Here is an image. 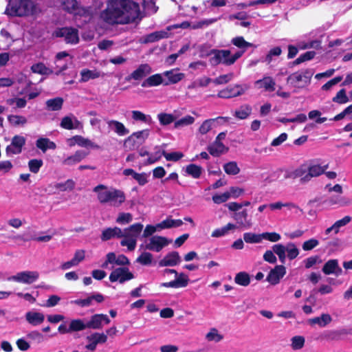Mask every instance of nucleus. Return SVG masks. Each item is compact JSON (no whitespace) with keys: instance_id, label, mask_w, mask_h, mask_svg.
I'll use <instances>...</instances> for the list:
<instances>
[{"instance_id":"nucleus-1","label":"nucleus","mask_w":352,"mask_h":352,"mask_svg":"<svg viewBox=\"0 0 352 352\" xmlns=\"http://www.w3.org/2000/svg\"><path fill=\"white\" fill-rule=\"evenodd\" d=\"M139 14V5L131 0H111L100 17L110 25L127 24L133 22Z\"/></svg>"},{"instance_id":"nucleus-2","label":"nucleus","mask_w":352,"mask_h":352,"mask_svg":"<svg viewBox=\"0 0 352 352\" xmlns=\"http://www.w3.org/2000/svg\"><path fill=\"white\" fill-rule=\"evenodd\" d=\"M93 192L97 195L98 201L102 205L119 208L126 201V195L122 190L103 184L95 186Z\"/></svg>"},{"instance_id":"nucleus-3","label":"nucleus","mask_w":352,"mask_h":352,"mask_svg":"<svg viewBox=\"0 0 352 352\" xmlns=\"http://www.w3.org/2000/svg\"><path fill=\"white\" fill-rule=\"evenodd\" d=\"M6 13L10 16H34L41 12L37 3L32 0H10Z\"/></svg>"},{"instance_id":"nucleus-4","label":"nucleus","mask_w":352,"mask_h":352,"mask_svg":"<svg viewBox=\"0 0 352 352\" xmlns=\"http://www.w3.org/2000/svg\"><path fill=\"white\" fill-rule=\"evenodd\" d=\"M209 55L212 56L210 62L213 65L222 64L230 66L241 57V52L232 54L229 50H212Z\"/></svg>"},{"instance_id":"nucleus-5","label":"nucleus","mask_w":352,"mask_h":352,"mask_svg":"<svg viewBox=\"0 0 352 352\" xmlns=\"http://www.w3.org/2000/svg\"><path fill=\"white\" fill-rule=\"evenodd\" d=\"M143 228V225L137 223L131 225L130 227L125 228L123 232L122 239L120 241L122 246L127 247L129 251L135 250L137 244V239Z\"/></svg>"},{"instance_id":"nucleus-6","label":"nucleus","mask_w":352,"mask_h":352,"mask_svg":"<svg viewBox=\"0 0 352 352\" xmlns=\"http://www.w3.org/2000/svg\"><path fill=\"white\" fill-rule=\"evenodd\" d=\"M314 74V71L312 69H302L289 76L287 82L295 87L303 88L310 83Z\"/></svg>"},{"instance_id":"nucleus-7","label":"nucleus","mask_w":352,"mask_h":352,"mask_svg":"<svg viewBox=\"0 0 352 352\" xmlns=\"http://www.w3.org/2000/svg\"><path fill=\"white\" fill-rule=\"evenodd\" d=\"M150 134L149 129H143L133 133L124 140V146L132 150L144 143Z\"/></svg>"},{"instance_id":"nucleus-8","label":"nucleus","mask_w":352,"mask_h":352,"mask_svg":"<svg viewBox=\"0 0 352 352\" xmlns=\"http://www.w3.org/2000/svg\"><path fill=\"white\" fill-rule=\"evenodd\" d=\"M171 242V239H168L165 236H152L145 241L144 249L159 252Z\"/></svg>"},{"instance_id":"nucleus-9","label":"nucleus","mask_w":352,"mask_h":352,"mask_svg":"<svg viewBox=\"0 0 352 352\" xmlns=\"http://www.w3.org/2000/svg\"><path fill=\"white\" fill-rule=\"evenodd\" d=\"M39 274L36 271H23L8 278V280L30 285L38 279Z\"/></svg>"},{"instance_id":"nucleus-10","label":"nucleus","mask_w":352,"mask_h":352,"mask_svg":"<svg viewBox=\"0 0 352 352\" xmlns=\"http://www.w3.org/2000/svg\"><path fill=\"white\" fill-rule=\"evenodd\" d=\"M134 278V275L126 267H120L114 269L109 275V280L112 283L118 281L124 283Z\"/></svg>"},{"instance_id":"nucleus-11","label":"nucleus","mask_w":352,"mask_h":352,"mask_svg":"<svg viewBox=\"0 0 352 352\" xmlns=\"http://www.w3.org/2000/svg\"><path fill=\"white\" fill-rule=\"evenodd\" d=\"M54 35L56 37H63L67 43L76 44L79 41L78 30L75 28H59L54 32Z\"/></svg>"},{"instance_id":"nucleus-12","label":"nucleus","mask_w":352,"mask_h":352,"mask_svg":"<svg viewBox=\"0 0 352 352\" xmlns=\"http://www.w3.org/2000/svg\"><path fill=\"white\" fill-rule=\"evenodd\" d=\"M87 344L85 348L91 351L96 349L99 344H104L107 340V336L104 333L94 332L86 337Z\"/></svg>"},{"instance_id":"nucleus-13","label":"nucleus","mask_w":352,"mask_h":352,"mask_svg":"<svg viewBox=\"0 0 352 352\" xmlns=\"http://www.w3.org/2000/svg\"><path fill=\"white\" fill-rule=\"evenodd\" d=\"M152 72V69L151 66L147 64H141L138 66V67L135 69L131 74L127 76L125 78L126 81H131L132 80H141L144 77L148 76Z\"/></svg>"},{"instance_id":"nucleus-14","label":"nucleus","mask_w":352,"mask_h":352,"mask_svg":"<svg viewBox=\"0 0 352 352\" xmlns=\"http://www.w3.org/2000/svg\"><path fill=\"white\" fill-rule=\"evenodd\" d=\"M25 144V138L21 135H14L11 144L7 146L6 151L8 155L19 154L22 151V148Z\"/></svg>"},{"instance_id":"nucleus-15","label":"nucleus","mask_w":352,"mask_h":352,"mask_svg":"<svg viewBox=\"0 0 352 352\" xmlns=\"http://www.w3.org/2000/svg\"><path fill=\"white\" fill-rule=\"evenodd\" d=\"M104 300V296L100 293L93 294L85 299H77L71 301L72 304L78 305L81 307H89L93 305L94 301L100 303Z\"/></svg>"},{"instance_id":"nucleus-16","label":"nucleus","mask_w":352,"mask_h":352,"mask_svg":"<svg viewBox=\"0 0 352 352\" xmlns=\"http://www.w3.org/2000/svg\"><path fill=\"white\" fill-rule=\"evenodd\" d=\"M285 274L286 269L285 266L282 265H276L270 272L266 280L270 283L274 285L280 282V280L285 276Z\"/></svg>"},{"instance_id":"nucleus-17","label":"nucleus","mask_w":352,"mask_h":352,"mask_svg":"<svg viewBox=\"0 0 352 352\" xmlns=\"http://www.w3.org/2000/svg\"><path fill=\"white\" fill-rule=\"evenodd\" d=\"M327 168V165L321 166L318 164L311 163L307 166V173L304 177L305 181H310L312 177H318L324 173Z\"/></svg>"},{"instance_id":"nucleus-18","label":"nucleus","mask_w":352,"mask_h":352,"mask_svg":"<svg viewBox=\"0 0 352 352\" xmlns=\"http://www.w3.org/2000/svg\"><path fill=\"white\" fill-rule=\"evenodd\" d=\"M322 271L326 275L335 274L336 276H340L342 273V270L340 267L338 261L337 259H330L324 263Z\"/></svg>"},{"instance_id":"nucleus-19","label":"nucleus","mask_w":352,"mask_h":352,"mask_svg":"<svg viewBox=\"0 0 352 352\" xmlns=\"http://www.w3.org/2000/svg\"><path fill=\"white\" fill-rule=\"evenodd\" d=\"M181 262V257L177 252L173 251L167 254L162 260L159 262L160 267L166 266H175L179 264Z\"/></svg>"},{"instance_id":"nucleus-20","label":"nucleus","mask_w":352,"mask_h":352,"mask_svg":"<svg viewBox=\"0 0 352 352\" xmlns=\"http://www.w3.org/2000/svg\"><path fill=\"white\" fill-rule=\"evenodd\" d=\"M275 80L270 76H265L262 79L254 82V86L257 89H263L266 91L275 90Z\"/></svg>"},{"instance_id":"nucleus-21","label":"nucleus","mask_w":352,"mask_h":352,"mask_svg":"<svg viewBox=\"0 0 352 352\" xmlns=\"http://www.w3.org/2000/svg\"><path fill=\"white\" fill-rule=\"evenodd\" d=\"M87 155L88 153L79 150L76 151L74 154L64 159L62 163L63 165L72 166L80 162Z\"/></svg>"},{"instance_id":"nucleus-22","label":"nucleus","mask_w":352,"mask_h":352,"mask_svg":"<svg viewBox=\"0 0 352 352\" xmlns=\"http://www.w3.org/2000/svg\"><path fill=\"white\" fill-rule=\"evenodd\" d=\"M244 93V90L240 85H235L233 87H228L220 91L217 96L222 98H230L239 96Z\"/></svg>"},{"instance_id":"nucleus-23","label":"nucleus","mask_w":352,"mask_h":352,"mask_svg":"<svg viewBox=\"0 0 352 352\" xmlns=\"http://www.w3.org/2000/svg\"><path fill=\"white\" fill-rule=\"evenodd\" d=\"M107 124L110 129L113 131L119 136H124L129 133V130L123 123L114 120H107Z\"/></svg>"},{"instance_id":"nucleus-24","label":"nucleus","mask_w":352,"mask_h":352,"mask_svg":"<svg viewBox=\"0 0 352 352\" xmlns=\"http://www.w3.org/2000/svg\"><path fill=\"white\" fill-rule=\"evenodd\" d=\"M232 218L236 221L239 227L250 228L252 226L251 220L248 219V212L246 210L235 212Z\"/></svg>"},{"instance_id":"nucleus-25","label":"nucleus","mask_w":352,"mask_h":352,"mask_svg":"<svg viewBox=\"0 0 352 352\" xmlns=\"http://www.w3.org/2000/svg\"><path fill=\"white\" fill-rule=\"evenodd\" d=\"M80 125V122L73 115L63 117L60 124L63 129L67 130L78 129Z\"/></svg>"},{"instance_id":"nucleus-26","label":"nucleus","mask_w":352,"mask_h":352,"mask_svg":"<svg viewBox=\"0 0 352 352\" xmlns=\"http://www.w3.org/2000/svg\"><path fill=\"white\" fill-rule=\"evenodd\" d=\"M80 82H85L89 80H94L104 76V74L97 69H83L80 72Z\"/></svg>"},{"instance_id":"nucleus-27","label":"nucleus","mask_w":352,"mask_h":352,"mask_svg":"<svg viewBox=\"0 0 352 352\" xmlns=\"http://www.w3.org/2000/svg\"><path fill=\"white\" fill-rule=\"evenodd\" d=\"M351 221V217L350 216L344 217L342 219L336 221L331 227L327 228L324 231L325 234L329 235L331 232L334 234H337L340 232V229L347 225Z\"/></svg>"},{"instance_id":"nucleus-28","label":"nucleus","mask_w":352,"mask_h":352,"mask_svg":"<svg viewBox=\"0 0 352 352\" xmlns=\"http://www.w3.org/2000/svg\"><path fill=\"white\" fill-rule=\"evenodd\" d=\"M123 232L124 230L118 227L107 228L102 231L101 239L106 241L113 238H122Z\"/></svg>"},{"instance_id":"nucleus-29","label":"nucleus","mask_w":352,"mask_h":352,"mask_svg":"<svg viewBox=\"0 0 352 352\" xmlns=\"http://www.w3.org/2000/svg\"><path fill=\"white\" fill-rule=\"evenodd\" d=\"M231 43L239 49V50H238L236 52H241V56L243 55L248 48L256 47L254 44L246 41L243 36H236L233 38L231 40Z\"/></svg>"},{"instance_id":"nucleus-30","label":"nucleus","mask_w":352,"mask_h":352,"mask_svg":"<svg viewBox=\"0 0 352 352\" xmlns=\"http://www.w3.org/2000/svg\"><path fill=\"white\" fill-rule=\"evenodd\" d=\"M25 319L30 324L37 326L43 322L45 316L41 312L28 311L25 314Z\"/></svg>"},{"instance_id":"nucleus-31","label":"nucleus","mask_w":352,"mask_h":352,"mask_svg":"<svg viewBox=\"0 0 352 352\" xmlns=\"http://www.w3.org/2000/svg\"><path fill=\"white\" fill-rule=\"evenodd\" d=\"M163 75L168 79V82H164V85L177 83L184 78V74L179 72L178 69L166 71L163 73Z\"/></svg>"},{"instance_id":"nucleus-32","label":"nucleus","mask_w":352,"mask_h":352,"mask_svg":"<svg viewBox=\"0 0 352 352\" xmlns=\"http://www.w3.org/2000/svg\"><path fill=\"white\" fill-rule=\"evenodd\" d=\"M227 148L221 142L214 141L208 147V151L210 155L217 157L228 151Z\"/></svg>"},{"instance_id":"nucleus-33","label":"nucleus","mask_w":352,"mask_h":352,"mask_svg":"<svg viewBox=\"0 0 352 352\" xmlns=\"http://www.w3.org/2000/svg\"><path fill=\"white\" fill-rule=\"evenodd\" d=\"M163 74H156L147 78L142 83V87L158 86L164 82Z\"/></svg>"},{"instance_id":"nucleus-34","label":"nucleus","mask_w":352,"mask_h":352,"mask_svg":"<svg viewBox=\"0 0 352 352\" xmlns=\"http://www.w3.org/2000/svg\"><path fill=\"white\" fill-rule=\"evenodd\" d=\"M36 146L43 153H45L48 149L54 150L56 148V144L47 138H39L36 142Z\"/></svg>"},{"instance_id":"nucleus-35","label":"nucleus","mask_w":352,"mask_h":352,"mask_svg":"<svg viewBox=\"0 0 352 352\" xmlns=\"http://www.w3.org/2000/svg\"><path fill=\"white\" fill-rule=\"evenodd\" d=\"M238 227L236 225L228 223L223 227L217 228L214 230L211 234L212 237L219 238L226 236L229 234L230 231L236 229Z\"/></svg>"},{"instance_id":"nucleus-36","label":"nucleus","mask_w":352,"mask_h":352,"mask_svg":"<svg viewBox=\"0 0 352 352\" xmlns=\"http://www.w3.org/2000/svg\"><path fill=\"white\" fill-rule=\"evenodd\" d=\"M183 224L181 219H173L170 217L166 219L162 222L157 224V228H159L160 231L164 229L179 227Z\"/></svg>"},{"instance_id":"nucleus-37","label":"nucleus","mask_w":352,"mask_h":352,"mask_svg":"<svg viewBox=\"0 0 352 352\" xmlns=\"http://www.w3.org/2000/svg\"><path fill=\"white\" fill-rule=\"evenodd\" d=\"M332 321V318L329 314H322L320 317H315L309 320V323L311 325L318 324L324 327Z\"/></svg>"},{"instance_id":"nucleus-38","label":"nucleus","mask_w":352,"mask_h":352,"mask_svg":"<svg viewBox=\"0 0 352 352\" xmlns=\"http://www.w3.org/2000/svg\"><path fill=\"white\" fill-rule=\"evenodd\" d=\"M71 141L74 140L75 144H77L80 146L86 148H99V146L96 144L94 142L87 138H85L80 135H76L73 137Z\"/></svg>"},{"instance_id":"nucleus-39","label":"nucleus","mask_w":352,"mask_h":352,"mask_svg":"<svg viewBox=\"0 0 352 352\" xmlns=\"http://www.w3.org/2000/svg\"><path fill=\"white\" fill-rule=\"evenodd\" d=\"M131 117L134 121H140L148 124H151L153 122V119L150 115H146L140 111H132Z\"/></svg>"},{"instance_id":"nucleus-40","label":"nucleus","mask_w":352,"mask_h":352,"mask_svg":"<svg viewBox=\"0 0 352 352\" xmlns=\"http://www.w3.org/2000/svg\"><path fill=\"white\" fill-rule=\"evenodd\" d=\"M212 82L210 78L203 76L199 78L188 85V89H194L197 87H206Z\"/></svg>"},{"instance_id":"nucleus-41","label":"nucleus","mask_w":352,"mask_h":352,"mask_svg":"<svg viewBox=\"0 0 352 352\" xmlns=\"http://www.w3.org/2000/svg\"><path fill=\"white\" fill-rule=\"evenodd\" d=\"M87 327L93 329H100L102 327V314L93 315L89 322H87Z\"/></svg>"},{"instance_id":"nucleus-42","label":"nucleus","mask_w":352,"mask_h":352,"mask_svg":"<svg viewBox=\"0 0 352 352\" xmlns=\"http://www.w3.org/2000/svg\"><path fill=\"white\" fill-rule=\"evenodd\" d=\"M63 104V99L60 97L50 99L46 101L47 109L49 111H58L62 109Z\"/></svg>"},{"instance_id":"nucleus-43","label":"nucleus","mask_w":352,"mask_h":352,"mask_svg":"<svg viewBox=\"0 0 352 352\" xmlns=\"http://www.w3.org/2000/svg\"><path fill=\"white\" fill-rule=\"evenodd\" d=\"M252 113V107L250 105L245 104L236 109L234 116L239 119L243 120L247 118Z\"/></svg>"},{"instance_id":"nucleus-44","label":"nucleus","mask_w":352,"mask_h":352,"mask_svg":"<svg viewBox=\"0 0 352 352\" xmlns=\"http://www.w3.org/2000/svg\"><path fill=\"white\" fill-rule=\"evenodd\" d=\"M205 338L208 342H219L223 339V336L219 333L216 328H211L206 334Z\"/></svg>"},{"instance_id":"nucleus-45","label":"nucleus","mask_w":352,"mask_h":352,"mask_svg":"<svg viewBox=\"0 0 352 352\" xmlns=\"http://www.w3.org/2000/svg\"><path fill=\"white\" fill-rule=\"evenodd\" d=\"M226 118L223 117H219L216 119H208L206 120L203 122V123L201 124L200 127L199 128V132L202 134H206L208 131H210L213 124L216 122L217 119H225Z\"/></svg>"},{"instance_id":"nucleus-46","label":"nucleus","mask_w":352,"mask_h":352,"mask_svg":"<svg viewBox=\"0 0 352 352\" xmlns=\"http://www.w3.org/2000/svg\"><path fill=\"white\" fill-rule=\"evenodd\" d=\"M234 282L239 285L246 287L250 283V275L245 272H239L234 277Z\"/></svg>"},{"instance_id":"nucleus-47","label":"nucleus","mask_w":352,"mask_h":352,"mask_svg":"<svg viewBox=\"0 0 352 352\" xmlns=\"http://www.w3.org/2000/svg\"><path fill=\"white\" fill-rule=\"evenodd\" d=\"M87 324L82 319H73L69 322L70 330L72 332L80 331L87 329Z\"/></svg>"},{"instance_id":"nucleus-48","label":"nucleus","mask_w":352,"mask_h":352,"mask_svg":"<svg viewBox=\"0 0 352 352\" xmlns=\"http://www.w3.org/2000/svg\"><path fill=\"white\" fill-rule=\"evenodd\" d=\"M195 118L191 116H186L174 122L175 129H182L184 126L192 124L195 122Z\"/></svg>"},{"instance_id":"nucleus-49","label":"nucleus","mask_w":352,"mask_h":352,"mask_svg":"<svg viewBox=\"0 0 352 352\" xmlns=\"http://www.w3.org/2000/svg\"><path fill=\"white\" fill-rule=\"evenodd\" d=\"M186 172L188 175L192 176L195 179L200 177L202 173V168L194 164H189L186 168Z\"/></svg>"},{"instance_id":"nucleus-50","label":"nucleus","mask_w":352,"mask_h":352,"mask_svg":"<svg viewBox=\"0 0 352 352\" xmlns=\"http://www.w3.org/2000/svg\"><path fill=\"white\" fill-rule=\"evenodd\" d=\"M34 73L39 74L41 75H50L53 73L52 69L47 67L43 63H39L34 64L31 67Z\"/></svg>"},{"instance_id":"nucleus-51","label":"nucleus","mask_w":352,"mask_h":352,"mask_svg":"<svg viewBox=\"0 0 352 352\" xmlns=\"http://www.w3.org/2000/svg\"><path fill=\"white\" fill-rule=\"evenodd\" d=\"M223 170L228 175H236L240 172V168L236 162H230L223 165Z\"/></svg>"},{"instance_id":"nucleus-52","label":"nucleus","mask_w":352,"mask_h":352,"mask_svg":"<svg viewBox=\"0 0 352 352\" xmlns=\"http://www.w3.org/2000/svg\"><path fill=\"white\" fill-rule=\"evenodd\" d=\"M157 118L161 125L166 126L173 122L175 117L170 113H160L157 114Z\"/></svg>"},{"instance_id":"nucleus-53","label":"nucleus","mask_w":352,"mask_h":352,"mask_svg":"<svg viewBox=\"0 0 352 352\" xmlns=\"http://www.w3.org/2000/svg\"><path fill=\"white\" fill-rule=\"evenodd\" d=\"M243 239L248 243H258L262 241L261 234L245 232L243 234Z\"/></svg>"},{"instance_id":"nucleus-54","label":"nucleus","mask_w":352,"mask_h":352,"mask_svg":"<svg viewBox=\"0 0 352 352\" xmlns=\"http://www.w3.org/2000/svg\"><path fill=\"white\" fill-rule=\"evenodd\" d=\"M9 122L15 126H23L27 123V119L23 116L10 115L8 117Z\"/></svg>"},{"instance_id":"nucleus-55","label":"nucleus","mask_w":352,"mask_h":352,"mask_svg":"<svg viewBox=\"0 0 352 352\" xmlns=\"http://www.w3.org/2000/svg\"><path fill=\"white\" fill-rule=\"evenodd\" d=\"M153 261V255L148 252H142L136 259V262L143 265H148L151 264Z\"/></svg>"},{"instance_id":"nucleus-56","label":"nucleus","mask_w":352,"mask_h":352,"mask_svg":"<svg viewBox=\"0 0 352 352\" xmlns=\"http://www.w3.org/2000/svg\"><path fill=\"white\" fill-rule=\"evenodd\" d=\"M286 252L287 253V257L290 260L296 258L299 254V250L293 243H288L287 244Z\"/></svg>"},{"instance_id":"nucleus-57","label":"nucleus","mask_w":352,"mask_h":352,"mask_svg":"<svg viewBox=\"0 0 352 352\" xmlns=\"http://www.w3.org/2000/svg\"><path fill=\"white\" fill-rule=\"evenodd\" d=\"M75 182L72 179H67L64 183H57L55 184V188L62 191L72 190L75 187Z\"/></svg>"},{"instance_id":"nucleus-58","label":"nucleus","mask_w":352,"mask_h":352,"mask_svg":"<svg viewBox=\"0 0 352 352\" xmlns=\"http://www.w3.org/2000/svg\"><path fill=\"white\" fill-rule=\"evenodd\" d=\"M233 73L223 74L214 78V80L212 79V82L217 85H223L230 82L233 78Z\"/></svg>"},{"instance_id":"nucleus-59","label":"nucleus","mask_w":352,"mask_h":352,"mask_svg":"<svg viewBox=\"0 0 352 352\" xmlns=\"http://www.w3.org/2000/svg\"><path fill=\"white\" fill-rule=\"evenodd\" d=\"M316 55V52L314 51H309L302 54H301L298 58H297L294 62V65H299L305 61L311 60Z\"/></svg>"},{"instance_id":"nucleus-60","label":"nucleus","mask_w":352,"mask_h":352,"mask_svg":"<svg viewBox=\"0 0 352 352\" xmlns=\"http://www.w3.org/2000/svg\"><path fill=\"white\" fill-rule=\"evenodd\" d=\"M176 278L175 279L177 288L179 287H185L188 285L189 282V278L187 275L184 273L177 274V276H175Z\"/></svg>"},{"instance_id":"nucleus-61","label":"nucleus","mask_w":352,"mask_h":352,"mask_svg":"<svg viewBox=\"0 0 352 352\" xmlns=\"http://www.w3.org/2000/svg\"><path fill=\"white\" fill-rule=\"evenodd\" d=\"M166 33L164 32H155L146 36L144 42L145 43H153L155 42L164 37Z\"/></svg>"},{"instance_id":"nucleus-62","label":"nucleus","mask_w":352,"mask_h":352,"mask_svg":"<svg viewBox=\"0 0 352 352\" xmlns=\"http://www.w3.org/2000/svg\"><path fill=\"white\" fill-rule=\"evenodd\" d=\"M63 8L69 12H73L77 8L76 0H61Z\"/></svg>"},{"instance_id":"nucleus-63","label":"nucleus","mask_w":352,"mask_h":352,"mask_svg":"<svg viewBox=\"0 0 352 352\" xmlns=\"http://www.w3.org/2000/svg\"><path fill=\"white\" fill-rule=\"evenodd\" d=\"M43 164V162L41 160L33 159L30 160L28 162L30 170L33 173H37Z\"/></svg>"},{"instance_id":"nucleus-64","label":"nucleus","mask_w":352,"mask_h":352,"mask_svg":"<svg viewBox=\"0 0 352 352\" xmlns=\"http://www.w3.org/2000/svg\"><path fill=\"white\" fill-rule=\"evenodd\" d=\"M333 101L338 104H344L349 101V98L346 95L345 89L340 90L336 96L333 98Z\"/></svg>"}]
</instances>
